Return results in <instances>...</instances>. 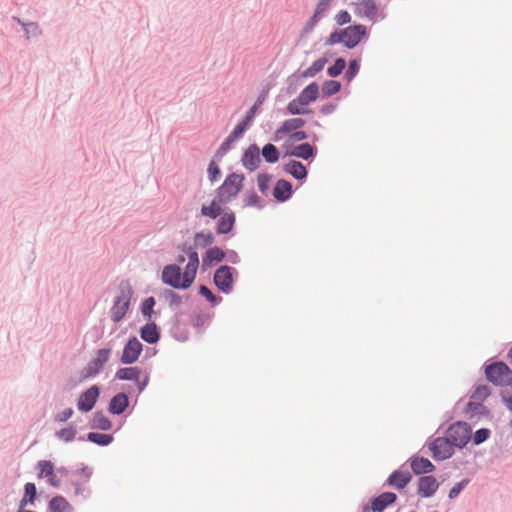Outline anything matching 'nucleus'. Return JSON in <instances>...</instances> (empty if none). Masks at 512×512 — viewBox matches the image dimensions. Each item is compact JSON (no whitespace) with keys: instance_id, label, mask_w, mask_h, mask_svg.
I'll return each mask as SVG.
<instances>
[{"instance_id":"obj_1","label":"nucleus","mask_w":512,"mask_h":512,"mask_svg":"<svg viewBox=\"0 0 512 512\" xmlns=\"http://www.w3.org/2000/svg\"><path fill=\"white\" fill-rule=\"evenodd\" d=\"M185 255H179L176 259L178 263H183L187 260L183 274L177 264H170L164 267L162 271V280L165 284L177 288L188 289L195 280L197 270L199 267L198 253L192 248L184 251Z\"/></svg>"},{"instance_id":"obj_2","label":"nucleus","mask_w":512,"mask_h":512,"mask_svg":"<svg viewBox=\"0 0 512 512\" xmlns=\"http://www.w3.org/2000/svg\"><path fill=\"white\" fill-rule=\"evenodd\" d=\"M243 180V175L236 173L228 175L217 192V195L220 197L221 201H226L228 203L234 199L242 189Z\"/></svg>"},{"instance_id":"obj_3","label":"nucleus","mask_w":512,"mask_h":512,"mask_svg":"<svg viewBox=\"0 0 512 512\" xmlns=\"http://www.w3.org/2000/svg\"><path fill=\"white\" fill-rule=\"evenodd\" d=\"M131 296V289L128 286H122L120 289V293L116 297L114 304L110 310L111 319L115 323L121 321L125 317L129 309Z\"/></svg>"},{"instance_id":"obj_4","label":"nucleus","mask_w":512,"mask_h":512,"mask_svg":"<svg viewBox=\"0 0 512 512\" xmlns=\"http://www.w3.org/2000/svg\"><path fill=\"white\" fill-rule=\"evenodd\" d=\"M110 355V349H99L96 352L95 358H93L81 371V380L88 379L99 374L104 365L108 362Z\"/></svg>"},{"instance_id":"obj_5","label":"nucleus","mask_w":512,"mask_h":512,"mask_svg":"<svg viewBox=\"0 0 512 512\" xmlns=\"http://www.w3.org/2000/svg\"><path fill=\"white\" fill-rule=\"evenodd\" d=\"M447 437L456 447H464L471 439V428L467 423L457 422L447 430Z\"/></svg>"},{"instance_id":"obj_6","label":"nucleus","mask_w":512,"mask_h":512,"mask_svg":"<svg viewBox=\"0 0 512 512\" xmlns=\"http://www.w3.org/2000/svg\"><path fill=\"white\" fill-rule=\"evenodd\" d=\"M487 379L497 386H505L509 375L512 370L504 362H495L490 364L485 369Z\"/></svg>"},{"instance_id":"obj_7","label":"nucleus","mask_w":512,"mask_h":512,"mask_svg":"<svg viewBox=\"0 0 512 512\" xmlns=\"http://www.w3.org/2000/svg\"><path fill=\"white\" fill-rule=\"evenodd\" d=\"M429 450L434 459L445 460L454 453V445L447 436L438 437L429 443Z\"/></svg>"},{"instance_id":"obj_8","label":"nucleus","mask_w":512,"mask_h":512,"mask_svg":"<svg viewBox=\"0 0 512 512\" xmlns=\"http://www.w3.org/2000/svg\"><path fill=\"white\" fill-rule=\"evenodd\" d=\"M367 28L362 24L352 25L342 29V36L344 37V46L352 49L356 47L361 40L366 37Z\"/></svg>"},{"instance_id":"obj_9","label":"nucleus","mask_w":512,"mask_h":512,"mask_svg":"<svg viewBox=\"0 0 512 512\" xmlns=\"http://www.w3.org/2000/svg\"><path fill=\"white\" fill-rule=\"evenodd\" d=\"M115 376L118 380L134 381L136 383L139 391L144 390V388L148 384V376L144 375L142 377V372L138 367L120 368L117 370Z\"/></svg>"},{"instance_id":"obj_10","label":"nucleus","mask_w":512,"mask_h":512,"mask_svg":"<svg viewBox=\"0 0 512 512\" xmlns=\"http://www.w3.org/2000/svg\"><path fill=\"white\" fill-rule=\"evenodd\" d=\"M214 283L224 293H229L233 286V269L229 266H221L214 274Z\"/></svg>"},{"instance_id":"obj_11","label":"nucleus","mask_w":512,"mask_h":512,"mask_svg":"<svg viewBox=\"0 0 512 512\" xmlns=\"http://www.w3.org/2000/svg\"><path fill=\"white\" fill-rule=\"evenodd\" d=\"M142 349L143 346L136 337L130 338L124 346L121 355V362L123 364H132L136 362L142 352Z\"/></svg>"},{"instance_id":"obj_12","label":"nucleus","mask_w":512,"mask_h":512,"mask_svg":"<svg viewBox=\"0 0 512 512\" xmlns=\"http://www.w3.org/2000/svg\"><path fill=\"white\" fill-rule=\"evenodd\" d=\"M99 394V388L95 385L91 386L89 389H87L80 395L77 403L78 409L83 412H88L92 410L99 397Z\"/></svg>"},{"instance_id":"obj_13","label":"nucleus","mask_w":512,"mask_h":512,"mask_svg":"<svg viewBox=\"0 0 512 512\" xmlns=\"http://www.w3.org/2000/svg\"><path fill=\"white\" fill-rule=\"evenodd\" d=\"M306 121L302 118H291L285 120L280 128L275 132V139L281 140L286 134H291L305 125Z\"/></svg>"},{"instance_id":"obj_14","label":"nucleus","mask_w":512,"mask_h":512,"mask_svg":"<svg viewBox=\"0 0 512 512\" xmlns=\"http://www.w3.org/2000/svg\"><path fill=\"white\" fill-rule=\"evenodd\" d=\"M260 160V150L258 146L254 144L249 146L247 150L244 152V155L242 157V164L246 169L254 171L255 169H257Z\"/></svg>"},{"instance_id":"obj_15","label":"nucleus","mask_w":512,"mask_h":512,"mask_svg":"<svg viewBox=\"0 0 512 512\" xmlns=\"http://www.w3.org/2000/svg\"><path fill=\"white\" fill-rule=\"evenodd\" d=\"M355 12L371 21H375L378 14V6L375 0H361L356 4Z\"/></svg>"},{"instance_id":"obj_16","label":"nucleus","mask_w":512,"mask_h":512,"mask_svg":"<svg viewBox=\"0 0 512 512\" xmlns=\"http://www.w3.org/2000/svg\"><path fill=\"white\" fill-rule=\"evenodd\" d=\"M439 487V483L433 476H423L418 482V494L421 497H431Z\"/></svg>"},{"instance_id":"obj_17","label":"nucleus","mask_w":512,"mask_h":512,"mask_svg":"<svg viewBox=\"0 0 512 512\" xmlns=\"http://www.w3.org/2000/svg\"><path fill=\"white\" fill-rule=\"evenodd\" d=\"M396 494L392 492H384L378 497L374 498L371 504V509L374 512H383L385 508L396 501Z\"/></svg>"},{"instance_id":"obj_18","label":"nucleus","mask_w":512,"mask_h":512,"mask_svg":"<svg viewBox=\"0 0 512 512\" xmlns=\"http://www.w3.org/2000/svg\"><path fill=\"white\" fill-rule=\"evenodd\" d=\"M226 203V201H221L220 197L217 195L209 205L202 206L201 214L203 216L215 219L221 215L222 205Z\"/></svg>"},{"instance_id":"obj_19","label":"nucleus","mask_w":512,"mask_h":512,"mask_svg":"<svg viewBox=\"0 0 512 512\" xmlns=\"http://www.w3.org/2000/svg\"><path fill=\"white\" fill-rule=\"evenodd\" d=\"M410 466L412 471L417 475L426 474L432 472L435 469V466L431 463V461L423 457L412 458Z\"/></svg>"},{"instance_id":"obj_20","label":"nucleus","mask_w":512,"mask_h":512,"mask_svg":"<svg viewBox=\"0 0 512 512\" xmlns=\"http://www.w3.org/2000/svg\"><path fill=\"white\" fill-rule=\"evenodd\" d=\"M412 476L408 471H394L388 479V483L397 488L403 489L411 480Z\"/></svg>"},{"instance_id":"obj_21","label":"nucleus","mask_w":512,"mask_h":512,"mask_svg":"<svg viewBox=\"0 0 512 512\" xmlns=\"http://www.w3.org/2000/svg\"><path fill=\"white\" fill-rule=\"evenodd\" d=\"M128 397L124 393H118L115 395L109 404V411L113 414H121L128 407Z\"/></svg>"},{"instance_id":"obj_22","label":"nucleus","mask_w":512,"mask_h":512,"mask_svg":"<svg viewBox=\"0 0 512 512\" xmlns=\"http://www.w3.org/2000/svg\"><path fill=\"white\" fill-rule=\"evenodd\" d=\"M292 194V185L286 180L277 181L273 195L278 201L287 200Z\"/></svg>"},{"instance_id":"obj_23","label":"nucleus","mask_w":512,"mask_h":512,"mask_svg":"<svg viewBox=\"0 0 512 512\" xmlns=\"http://www.w3.org/2000/svg\"><path fill=\"white\" fill-rule=\"evenodd\" d=\"M319 94V86L316 82L309 84L305 87L298 95L299 101H302L305 105H309L315 101Z\"/></svg>"},{"instance_id":"obj_24","label":"nucleus","mask_w":512,"mask_h":512,"mask_svg":"<svg viewBox=\"0 0 512 512\" xmlns=\"http://www.w3.org/2000/svg\"><path fill=\"white\" fill-rule=\"evenodd\" d=\"M51 512H73L72 505L63 497H53L49 502Z\"/></svg>"},{"instance_id":"obj_25","label":"nucleus","mask_w":512,"mask_h":512,"mask_svg":"<svg viewBox=\"0 0 512 512\" xmlns=\"http://www.w3.org/2000/svg\"><path fill=\"white\" fill-rule=\"evenodd\" d=\"M235 223L234 213H223L217 224V232L219 234H226L230 232Z\"/></svg>"},{"instance_id":"obj_26","label":"nucleus","mask_w":512,"mask_h":512,"mask_svg":"<svg viewBox=\"0 0 512 512\" xmlns=\"http://www.w3.org/2000/svg\"><path fill=\"white\" fill-rule=\"evenodd\" d=\"M141 338L147 343H156L159 339V332L155 323H147L141 328Z\"/></svg>"},{"instance_id":"obj_27","label":"nucleus","mask_w":512,"mask_h":512,"mask_svg":"<svg viewBox=\"0 0 512 512\" xmlns=\"http://www.w3.org/2000/svg\"><path fill=\"white\" fill-rule=\"evenodd\" d=\"M225 258L224 251L217 247H211L206 251L205 256L203 257L204 265H211L214 263H219Z\"/></svg>"},{"instance_id":"obj_28","label":"nucleus","mask_w":512,"mask_h":512,"mask_svg":"<svg viewBox=\"0 0 512 512\" xmlns=\"http://www.w3.org/2000/svg\"><path fill=\"white\" fill-rule=\"evenodd\" d=\"M285 171L293 175L296 179H302L307 175L305 166L297 161L287 163L285 165Z\"/></svg>"},{"instance_id":"obj_29","label":"nucleus","mask_w":512,"mask_h":512,"mask_svg":"<svg viewBox=\"0 0 512 512\" xmlns=\"http://www.w3.org/2000/svg\"><path fill=\"white\" fill-rule=\"evenodd\" d=\"M302 101H299V98H295L290 101L287 105V111L291 115H305L311 112L310 109L306 107Z\"/></svg>"},{"instance_id":"obj_30","label":"nucleus","mask_w":512,"mask_h":512,"mask_svg":"<svg viewBox=\"0 0 512 512\" xmlns=\"http://www.w3.org/2000/svg\"><path fill=\"white\" fill-rule=\"evenodd\" d=\"M314 153L313 147L308 143L300 144L293 148V150L290 152L292 156H296L302 159H308L310 158Z\"/></svg>"},{"instance_id":"obj_31","label":"nucleus","mask_w":512,"mask_h":512,"mask_svg":"<svg viewBox=\"0 0 512 512\" xmlns=\"http://www.w3.org/2000/svg\"><path fill=\"white\" fill-rule=\"evenodd\" d=\"M38 476L40 478H49L54 474V465L51 461L41 460L37 463Z\"/></svg>"},{"instance_id":"obj_32","label":"nucleus","mask_w":512,"mask_h":512,"mask_svg":"<svg viewBox=\"0 0 512 512\" xmlns=\"http://www.w3.org/2000/svg\"><path fill=\"white\" fill-rule=\"evenodd\" d=\"M327 63L326 58H319L312 63V65L303 72L304 77H314L321 72Z\"/></svg>"},{"instance_id":"obj_33","label":"nucleus","mask_w":512,"mask_h":512,"mask_svg":"<svg viewBox=\"0 0 512 512\" xmlns=\"http://www.w3.org/2000/svg\"><path fill=\"white\" fill-rule=\"evenodd\" d=\"M36 496V486L34 483H26L25 484V494L22 500L20 501L19 508H25L28 503H33Z\"/></svg>"},{"instance_id":"obj_34","label":"nucleus","mask_w":512,"mask_h":512,"mask_svg":"<svg viewBox=\"0 0 512 512\" xmlns=\"http://www.w3.org/2000/svg\"><path fill=\"white\" fill-rule=\"evenodd\" d=\"M264 159L269 163H275L279 159V151L273 144H267L262 149Z\"/></svg>"},{"instance_id":"obj_35","label":"nucleus","mask_w":512,"mask_h":512,"mask_svg":"<svg viewBox=\"0 0 512 512\" xmlns=\"http://www.w3.org/2000/svg\"><path fill=\"white\" fill-rule=\"evenodd\" d=\"M88 440L93 443L105 446L113 441V437L109 434L91 432L88 434Z\"/></svg>"},{"instance_id":"obj_36","label":"nucleus","mask_w":512,"mask_h":512,"mask_svg":"<svg viewBox=\"0 0 512 512\" xmlns=\"http://www.w3.org/2000/svg\"><path fill=\"white\" fill-rule=\"evenodd\" d=\"M341 89V84L335 80H328L322 86V92L325 97H330L338 93Z\"/></svg>"},{"instance_id":"obj_37","label":"nucleus","mask_w":512,"mask_h":512,"mask_svg":"<svg viewBox=\"0 0 512 512\" xmlns=\"http://www.w3.org/2000/svg\"><path fill=\"white\" fill-rule=\"evenodd\" d=\"M57 437L64 442L73 441L76 435V429L73 426H69L59 430L56 433Z\"/></svg>"},{"instance_id":"obj_38","label":"nucleus","mask_w":512,"mask_h":512,"mask_svg":"<svg viewBox=\"0 0 512 512\" xmlns=\"http://www.w3.org/2000/svg\"><path fill=\"white\" fill-rule=\"evenodd\" d=\"M345 66H346V62L343 58H338L335 63L330 66L327 70L329 76L331 77H337L338 75H340L343 70L345 69Z\"/></svg>"},{"instance_id":"obj_39","label":"nucleus","mask_w":512,"mask_h":512,"mask_svg":"<svg viewBox=\"0 0 512 512\" xmlns=\"http://www.w3.org/2000/svg\"><path fill=\"white\" fill-rule=\"evenodd\" d=\"M155 299L153 297L146 298L141 306V312L147 320L151 319V315L153 313V308L155 306Z\"/></svg>"},{"instance_id":"obj_40","label":"nucleus","mask_w":512,"mask_h":512,"mask_svg":"<svg viewBox=\"0 0 512 512\" xmlns=\"http://www.w3.org/2000/svg\"><path fill=\"white\" fill-rule=\"evenodd\" d=\"M93 422V427L101 430H109L112 426L110 420L101 414H96Z\"/></svg>"},{"instance_id":"obj_41","label":"nucleus","mask_w":512,"mask_h":512,"mask_svg":"<svg viewBox=\"0 0 512 512\" xmlns=\"http://www.w3.org/2000/svg\"><path fill=\"white\" fill-rule=\"evenodd\" d=\"M248 126L247 121L240 122L232 131V133L227 138V142H233L235 139L241 137Z\"/></svg>"},{"instance_id":"obj_42","label":"nucleus","mask_w":512,"mask_h":512,"mask_svg":"<svg viewBox=\"0 0 512 512\" xmlns=\"http://www.w3.org/2000/svg\"><path fill=\"white\" fill-rule=\"evenodd\" d=\"M351 19H352V17L350 15V13L346 10L339 11L334 17L336 24L339 26H343L345 24L350 23Z\"/></svg>"},{"instance_id":"obj_43","label":"nucleus","mask_w":512,"mask_h":512,"mask_svg":"<svg viewBox=\"0 0 512 512\" xmlns=\"http://www.w3.org/2000/svg\"><path fill=\"white\" fill-rule=\"evenodd\" d=\"M358 71H359V64H358V62L356 60H351L349 62L348 69H347V71L345 73V78L348 81H351L356 76Z\"/></svg>"},{"instance_id":"obj_44","label":"nucleus","mask_w":512,"mask_h":512,"mask_svg":"<svg viewBox=\"0 0 512 512\" xmlns=\"http://www.w3.org/2000/svg\"><path fill=\"white\" fill-rule=\"evenodd\" d=\"M338 43L344 44V37L342 36V29L332 32L326 40L327 45H335Z\"/></svg>"},{"instance_id":"obj_45","label":"nucleus","mask_w":512,"mask_h":512,"mask_svg":"<svg viewBox=\"0 0 512 512\" xmlns=\"http://www.w3.org/2000/svg\"><path fill=\"white\" fill-rule=\"evenodd\" d=\"M489 435H490L489 429L482 428V429L477 430L473 437L474 443L478 445V444L484 442L485 440L488 439Z\"/></svg>"},{"instance_id":"obj_46","label":"nucleus","mask_w":512,"mask_h":512,"mask_svg":"<svg viewBox=\"0 0 512 512\" xmlns=\"http://www.w3.org/2000/svg\"><path fill=\"white\" fill-rule=\"evenodd\" d=\"M27 37H35L41 34V30L36 23L23 24Z\"/></svg>"},{"instance_id":"obj_47","label":"nucleus","mask_w":512,"mask_h":512,"mask_svg":"<svg viewBox=\"0 0 512 512\" xmlns=\"http://www.w3.org/2000/svg\"><path fill=\"white\" fill-rule=\"evenodd\" d=\"M270 177L267 174H260L257 178V183L260 191L266 193L269 188Z\"/></svg>"},{"instance_id":"obj_48","label":"nucleus","mask_w":512,"mask_h":512,"mask_svg":"<svg viewBox=\"0 0 512 512\" xmlns=\"http://www.w3.org/2000/svg\"><path fill=\"white\" fill-rule=\"evenodd\" d=\"M199 293L205 297L210 303H216V296L212 293V291L205 285H201L199 288Z\"/></svg>"},{"instance_id":"obj_49","label":"nucleus","mask_w":512,"mask_h":512,"mask_svg":"<svg viewBox=\"0 0 512 512\" xmlns=\"http://www.w3.org/2000/svg\"><path fill=\"white\" fill-rule=\"evenodd\" d=\"M468 484V480L464 479L457 483L449 492V498L454 499L456 498L459 493L462 491V489Z\"/></svg>"},{"instance_id":"obj_50","label":"nucleus","mask_w":512,"mask_h":512,"mask_svg":"<svg viewBox=\"0 0 512 512\" xmlns=\"http://www.w3.org/2000/svg\"><path fill=\"white\" fill-rule=\"evenodd\" d=\"M322 18L321 15H317L316 12H314L313 16L309 19V21L306 23L304 27V32L309 33L311 32L316 24L319 22V20Z\"/></svg>"},{"instance_id":"obj_51","label":"nucleus","mask_w":512,"mask_h":512,"mask_svg":"<svg viewBox=\"0 0 512 512\" xmlns=\"http://www.w3.org/2000/svg\"><path fill=\"white\" fill-rule=\"evenodd\" d=\"M330 2V0H319L314 12H316L317 15L323 16L328 10Z\"/></svg>"},{"instance_id":"obj_52","label":"nucleus","mask_w":512,"mask_h":512,"mask_svg":"<svg viewBox=\"0 0 512 512\" xmlns=\"http://www.w3.org/2000/svg\"><path fill=\"white\" fill-rule=\"evenodd\" d=\"M73 485L75 487V495L76 496H82V497L89 496L90 491L87 486H85L81 483H78V482L73 483Z\"/></svg>"},{"instance_id":"obj_53","label":"nucleus","mask_w":512,"mask_h":512,"mask_svg":"<svg viewBox=\"0 0 512 512\" xmlns=\"http://www.w3.org/2000/svg\"><path fill=\"white\" fill-rule=\"evenodd\" d=\"M490 394V390L486 385L479 386L474 392V398L475 399H484L488 397Z\"/></svg>"},{"instance_id":"obj_54","label":"nucleus","mask_w":512,"mask_h":512,"mask_svg":"<svg viewBox=\"0 0 512 512\" xmlns=\"http://www.w3.org/2000/svg\"><path fill=\"white\" fill-rule=\"evenodd\" d=\"M220 174V169L215 162H211L208 167V176L211 181H215Z\"/></svg>"},{"instance_id":"obj_55","label":"nucleus","mask_w":512,"mask_h":512,"mask_svg":"<svg viewBox=\"0 0 512 512\" xmlns=\"http://www.w3.org/2000/svg\"><path fill=\"white\" fill-rule=\"evenodd\" d=\"M261 103H262V101H261V100H258V101H257V102H256V103H255L251 108H250V110L247 112V115H246V116H245V118H244V121H247V123L249 124V123L253 120V118H254V116H255V114H256V111H257V109L259 108V106L261 105Z\"/></svg>"},{"instance_id":"obj_56","label":"nucleus","mask_w":512,"mask_h":512,"mask_svg":"<svg viewBox=\"0 0 512 512\" xmlns=\"http://www.w3.org/2000/svg\"><path fill=\"white\" fill-rule=\"evenodd\" d=\"M246 206H256L259 203V197L255 192L246 195L245 199Z\"/></svg>"},{"instance_id":"obj_57","label":"nucleus","mask_w":512,"mask_h":512,"mask_svg":"<svg viewBox=\"0 0 512 512\" xmlns=\"http://www.w3.org/2000/svg\"><path fill=\"white\" fill-rule=\"evenodd\" d=\"M306 138H307V134L304 131L297 130L290 134L289 141L293 143V142L304 140Z\"/></svg>"},{"instance_id":"obj_58","label":"nucleus","mask_w":512,"mask_h":512,"mask_svg":"<svg viewBox=\"0 0 512 512\" xmlns=\"http://www.w3.org/2000/svg\"><path fill=\"white\" fill-rule=\"evenodd\" d=\"M73 415V410L71 408L65 409L61 413L56 416V420L60 422H64L68 420Z\"/></svg>"},{"instance_id":"obj_59","label":"nucleus","mask_w":512,"mask_h":512,"mask_svg":"<svg viewBox=\"0 0 512 512\" xmlns=\"http://www.w3.org/2000/svg\"><path fill=\"white\" fill-rule=\"evenodd\" d=\"M48 482L53 487H59L61 484V480L56 476L55 473L53 474V476H50L48 478Z\"/></svg>"},{"instance_id":"obj_60","label":"nucleus","mask_w":512,"mask_h":512,"mask_svg":"<svg viewBox=\"0 0 512 512\" xmlns=\"http://www.w3.org/2000/svg\"><path fill=\"white\" fill-rule=\"evenodd\" d=\"M502 399L509 410L512 411V395L502 394Z\"/></svg>"},{"instance_id":"obj_61","label":"nucleus","mask_w":512,"mask_h":512,"mask_svg":"<svg viewBox=\"0 0 512 512\" xmlns=\"http://www.w3.org/2000/svg\"><path fill=\"white\" fill-rule=\"evenodd\" d=\"M91 473H92V472H91V470H90V469H88V468H83V469L81 470V474H82L86 479H89V478H90Z\"/></svg>"},{"instance_id":"obj_62","label":"nucleus","mask_w":512,"mask_h":512,"mask_svg":"<svg viewBox=\"0 0 512 512\" xmlns=\"http://www.w3.org/2000/svg\"><path fill=\"white\" fill-rule=\"evenodd\" d=\"M230 143L231 142H227V139H226L225 142L222 144L221 149H223V150L228 149Z\"/></svg>"},{"instance_id":"obj_63","label":"nucleus","mask_w":512,"mask_h":512,"mask_svg":"<svg viewBox=\"0 0 512 512\" xmlns=\"http://www.w3.org/2000/svg\"><path fill=\"white\" fill-rule=\"evenodd\" d=\"M507 357H508V360L510 361V363L512 364V345H511V348L508 351Z\"/></svg>"}]
</instances>
